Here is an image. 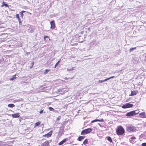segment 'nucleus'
Listing matches in <instances>:
<instances>
[{
	"mask_svg": "<svg viewBox=\"0 0 146 146\" xmlns=\"http://www.w3.org/2000/svg\"><path fill=\"white\" fill-rule=\"evenodd\" d=\"M125 132L123 128L121 126H119L116 130V132L118 135H122Z\"/></svg>",
	"mask_w": 146,
	"mask_h": 146,
	"instance_id": "obj_1",
	"label": "nucleus"
},
{
	"mask_svg": "<svg viewBox=\"0 0 146 146\" xmlns=\"http://www.w3.org/2000/svg\"><path fill=\"white\" fill-rule=\"evenodd\" d=\"M92 130V129L91 128L85 129L84 130H83L81 131V135H83L87 134L91 132Z\"/></svg>",
	"mask_w": 146,
	"mask_h": 146,
	"instance_id": "obj_2",
	"label": "nucleus"
},
{
	"mask_svg": "<svg viewBox=\"0 0 146 146\" xmlns=\"http://www.w3.org/2000/svg\"><path fill=\"white\" fill-rule=\"evenodd\" d=\"M126 130L128 132H134L136 130V128L132 126H128L126 127Z\"/></svg>",
	"mask_w": 146,
	"mask_h": 146,
	"instance_id": "obj_3",
	"label": "nucleus"
},
{
	"mask_svg": "<svg viewBox=\"0 0 146 146\" xmlns=\"http://www.w3.org/2000/svg\"><path fill=\"white\" fill-rule=\"evenodd\" d=\"M133 105L132 104L129 103H127L123 105L122 108H131L133 106Z\"/></svg>",
	"mask_w": 146,
	"mask_h": 146,
	"instance_id": "obj_4",
	"label": "nucleus"
},
{
	"mask_svg": "<svg viewBox=\"0 0 146 146\" xmlns=\"http://www.w3.org/2000/svg\"><path fill=\"white\" fill-rule=\"evenodd\" d=\"M135 115L133 111H131L127 112L126 114V116L128 117L132 116Z\"/></svg>",
	"mask_w": 146,
	"mask_h": 146,
	"instance_id": "obj_5",
	"label": "nucleus"
},
{
	"mask_svg": "<svg viewBox=\"0 0 146 146\" xmlns=\"http://www.w3.org/2000/svg\"><path fill=\"white\" fill-rule=\"evenodd\" d=\"M51 25L50 28L52 29H54L55 27V23L54 21H52L50 22Z\"/></svg>",
	"mask_w": 146,
	"mask_h": 146,
	"instance_id": "obj_6",
	"label": "nucleus"
},
{
	"mask_svg": "<svg viewBox=\"0 0 146 146\" xmlns=\"http://www.w3.org/2000/svg\"><path fill=\"white\" fill-rule=\"evenodd\" d=\"M137 90H133L131 91V94L129 95V96H133L135 95L138 93Z\"/></svg>",
	"mask_w": 146,
	"mask_h": 146,
	"instance_id": "obj_7",
	"label": "nucleus"
},
{
	"mask_svg": "<svg viewBox=\"0 0 146 146\" xmlns=\"http://www.w3.org/2000/svg\"><path fill=\"white\" fill-rule=\"evenodd\" d=\"M12 117L13 118H17L19 117V113H17L14 114H12Z\"/></svg>",
	"mask_w": 146,
	"mask_h": 146,
	"instance_id": "obj_8",
	"label": "nucleus"
},
{
	"mask_svg": "<svg viewBox=\"0 0 146 146\" xmlns=\"http://www.w3.org/2000/svg\"><path fill=\"white\" fill-rule=\"evenodd\" d=\"M52 131H50L48 133L46 134L43 135V136L45 137H50L52 134Z\"/></svg>",
	"mask_w": 146,
	"mask_h": 146,
	"instance_id": "obj_9",
	"label": "nucleus"
},
{
	"mask_svg": "<svg viewBox=\"0 0 146 146\" xmlns=\"http://www.w3.org/2000/svg\"><path fill=\"white\" fill-rule=\"evenodd\" d=\"M67 138H65L63 139L62 141H61L59 143V145H61L64 143L66 141H67Z\"/></svg>",
	"mask_w": 146,
	"mask_h": 146,
	"instance_id": "obj_10",
	"label": "nucleus"
},
{
	"mask_svg": "<svg viewBox=\"0 0 146 146\" xmlns=\"http://www.w3.org/2000/svg\"><path fill=\"white\" fill-rule=\"evenodd\" d=\"M136 139V138L134 137H131L129 139L130 142L131 143H135L134 140Z\"/></svg>",
	"mask_w": 146,
	"mask_h": 146,
	"instance_id": "obj_11",
	"label": "nucleus"
},
{
	"mask_svg": "<svg viewBox=\"0 0 146 146\" xmlns=\"http://www.w3.org/2000/svg\"><path fill=\"white\" fill-rule=\"evenodd\" d=\"M139 115L141 116V117L143 118H146V116L145 115V112H143L140 113L139 114Z\"/></svg>",
	"mask_w": 146,
	"mask_h": 146,
	"instance_id": "obj_12",
	"label": "nucleus"
},
{
	"mask_svg": "<svg viewBox=\"0 0 146 146\" xmlns=\"http://www.w3.org/2000/svg\"><path fill=\"white\" fill-rule=\"evenodd\" d=\"M100 121V122H103L104 120L103 119H96L95 120H93L91 122L92 123H93L94 122H96V121Z\"/></svg>",
	"mask_w": 146,
	"mask_h": 146,
	"instance_id": "obj_13",
	"label": "nucleus"
},
{
	"mask_svg": "<svg viewBox=\"0 0 146 146\" xmlns=\"http://www.w3.org/2000/svg\"><path fill=\"white\" fill-rule=\"evenodd\" d=\"M85 138V137L84 136H79L78 138L77 139V140L78 141H82V140L84 139Z\"/></svg>",
	"mask_w": 146,
	"mask_h": 146,
	"instance_id": "obj_14",
	"label": "nucleus"
},
{
	"mask_svg": "<svg viewBox=\"0 0 146 146\" xmlns=\"http://www.w3.org/2000/svg\"><path fill=\"white\" fill-rule=\"evenodd\" d=\"M49 145V141H45L43 143V145L44 146H48Z\"/></svg>",
	"mask_w": 146,
	"mask_h": 146,
	"instance_id": "obj_15",
	"label": "nucleus"
},
{
	"mask_svg": "<svg viewBox=\"0 0 146 146\" xmlns=\"http://www.w3.org/2000/svg\"><path fill=\"white\" fill-rule=\"evenodd\" d=\"M16 75V74H15L12 76V77L11 78H10V80L11 81H12L14 80V79H16L17 78L15 76Z\"/></svg>",
	"mask_w": 146,
	"mask_h": 146,
	"instance_id": "obj_16",
	"label": "nucleus"
},
{
	"mask_svg": "<svg viewBox=\"0 0 146 146\" xmlns=\"http://www.w3.org/2000/svg\"><path fill=\"white\" fill-rule=\"evenodd\" d=\"M4 6H5L6 7H9V5H8L6 3H5V2H3V4L1 5V7H3Z\"/></svg>",
	"mask_w": 146,
	"mask_h": 146,
	"instance_id": "obj_17",
	"label": "nucleus"
},
{
	"mask_svg": "<svg viewBox=\"0 0 146 146\" xmlns=\"http://www.w3.org/2000/svg\"><path fill=\"white\" fill-rule=\"evenodd\" d=\"M136 47L134 48H131L129 49V52H132L134 50H135L136 49Z\"/></svg>",
	"mask_w": 146,
	"mask_h": 146,
	"instance_id": "obj_18",
	"label": "nucleus"
},
{
	"mask_svg": "<svg viewBox=\"0 0 146 146\" xmlns=\"http://www.w3.org/2000/svg\"><path fill=\"white\" fill-rule=\"evenodd\" d=\"M107 139L110 142H112V140L110 136L108 137H107Z\"/></svg>",
	"mask_w": 146,
	"mask_h": 146,
	"instance_id": "obj_19",
	"label": "nucleus"
},
{
	"mask_svg": "<svg viewBox=\"0 0 146 146\" xmlns=\"http://www.w3.org/2000/svg\"><path fill=\"white\" fill-rule=\"evenodd\" d=\"M108 80V79L107 78L105 79V80H100L98 81L99 83H102L104 82L105 81H106Z\"/></svg>",
	"mask_w": 146,
	"mask_h": 146,
	"instance_id": "obj_20",
	"label": "nucleus"
},
{
	"mask_svg": "<svg viewBox=\"0 0 146 146\" xmlns=\"http://www.w3.org/2000/svg\"><path fill=\"white\" fill-rule=\"evenodd\" d=\"M28 31L29 33H32L33 32V30L32 28H30L28 29Z\"/></svg>",
	"mask_w": 146,
	"mask_h": 146,
	"instance_id": "obj_21",
	"label": "nucleus"
},
{
	"mask_svg": "<svg viewBox=\"0 0 146 146\" xmlns=\"http://www.w3.org/2000/svg\"><path fill=\"white\" fill-rule=\"evenodd\" d=\"M8 106L10 108H13V107H15V106L14 104H9L8 105Z\"/></svg>",
	"mask_w": 146,
	"mask_h": 146,
	"instance_id": "obj_22",
	"label": "nucleus"
},
{
	"mask_svg": "<svg viewBox=\"0 0 146 146\" xmlns=\"http://www.w3.org/2000/svg\"><path fill=\"white\" fill-rule=\"evenodd\" d=\"M134 112V113L135 115H136L139 112V111L138 110H136L135 111H133Z\"/></svg>",
	"mask_w": 146,
	"mask_h": 146,
	"instance_id": "obj_23",
	"label": "nucleus"
},
{
	"mask_svg": "<svg viewBox=\"0 0 146 146\" xmlns=\"http://www.w3.org/2000/svg\"><path fill=\"white\" fill-rule=\"evenodd\" d=\"M40 122L39 121L36 122L35 124V127L37 126L40 125Z\"/></svg>",
	"mask_w": 146,
	"mask_h": 146,
	"instance_id": "obj_24",
	"label": "nucleus"
},
{
	"mask_svg": "<svg viewBox=\"0 0 146 146\" xmlns=\"http://www.w3.org/2000/svg\"><path fill=\"white\" fill-rule=\"evenodd\" d=\"M88 140L87 139H86L83 142V143L84 145L88 143Z\"/></svg>",
	"mask_w": 146,
	"mask_h": 146,
	"instance_id": "obj_25",
	"label": "nucleus"
},
{
	"mask_svg": "<svg viewBox=\"0 0 146 146\" xmlns=\"http://www.w3.org/2000/svg\"><path fill=\"white\" fill-rule=\"evenodd\" d=\"M60 60H59L56 64H55V67H54V68H56V67L58 65V64L59 63V62H60Z\"/></svg>",
	"mask_w": 146,
	"mask_h": 146,
	"instance_id": "obj_26",
	"label": "nucleus"
},
{
	"mask_svg": "<svg viewBox=\"0 0 146 146\" xmlns=\"http://www.w3.org/2000/svg\"><path fill=\"white\" fill-rule=\"evenodd\" d=\"M49 109L50 110V111H53L54 110V109L53 108H52L50 107L49 108Z\"/></svg>",
	"mask_w": 146,
	"mask_h": 146,
	"instance_id": "obj_27",
	"label": "nucleus"
},
{
	"mask_svg": "<svg viewBox=\"0 0 146 146\" xmlns=\"http://www.w3.org/2000/svg\"><path fill=\"white\" fill-rule=\"evenodd\" d=\"M20 15L21 17L22 18L23 17V14L22 13V12H20Z\"/></svg>",
	"mask_w": 146,
	"mask_h": 146,
	"instance_id": "obj_28",
	"label": "nucleus"
},
{
	"mask_svg": "<svg viewBox=\"0 0 146 146\" xmlns=\"http://www.w3.org/2000/svg\"><path fill=\"white\" fill-rule=\"evenodd\" d=\"M74 68V67H72V68H71L68 69L67 70L68 71H71L72 70H73Z\"/></svg>",
	"mask_w": 146,
	"mask_h": 146,
	"instance_id": "obj_29",
	"label": "nucleus"
},
{
	"mask_svg": "<svg viewBox=\"0 0 146 146\" xmlns=\"http://www.w3.org/2000/svg\"><path fill=\"white\" fill-rule=\"evenodd\" d=\"M48 73L47 71V69L45 70V71L44 72V75H45L46 74Z\"/></svg>",
	"mask_w": 146,
	"mask_h": 146,
	"instance_id": "obj_30",
	"label": "nucleus"
},
{
	"mask_svg": "<svg viewBox=\"0 0 146 146\" xmlns=\"http://www.w3.org/2000/svg\"><path fill=\"white\" fill-rule=\"evenodd\" d=\"M142 146H146V143H143L141 144Z\"/></svg>",
	"mask_w": 146,
	"mask_h": 146,
	"instance_id": "obj_31",
	"label": "nucleus"
},
{
	"mask_svg": "<svg viewBox=\"0 0 146 146\" xmlns=\"http://www.w3.org/2000/svg\"><path fill=\"white\" fill-rule=\"evenodd\" d=\"M18 21L19 22V24H21V19L20 18H18Z\"/></svg>",
	"mask_w": 146,
	"mask_h": 146,
	"instance_id": "obj_32",
	"label": "nucleus"
},
{
	"mask_svg": "<svg viewBox=\"0 0 146 146\" xmlns=\"http://www.w3.org/2000/svg\"><path fill=\"white\" fill-rule=\"evenodd\" d=\"M114 78V76H111V77H109V78H107V79H108V80L111 78Z\"/></svg>",
	"mask_w": 146,
	"mask_h": 146,
	"instance_id": "obj_33",
	"label": "nucleus"
},
{
	"mask_svg": "<svg viewBox=\"0 0 146 146\" xmlns=\"http://www.w3.org/2000/svg\"><path fill=\"white\" fill-rule=\"evenodd\" d=\"M34 62L33 61L32 62V64H31L32 67H30L31 68H32L33 67V65H34Z\"/></svg>",
	"mask_w": 146,
	"mask_h": 146,
	"instance_id": "obj_34",
	"label": "nucleus"
},
{
	"mask_svg": "<svg viewBox=\"0 0 146 146\" xmlns=\"http://www.w3.org/2000/svg\"><path fill=\"white\" fill-rule=\"evenodd\" d=\"M16 17L17 18H19V14H17L16 15Z\"/></svg>",
	"mask_w": 146,
	"mask_h": 146,
	"instance_id": "obj_35",
	"label": "nucleus"
},
{
	"mask_svg": "<svg viewBox=\"0 0 146 146\" xmlns=\"http://www.w3.org/2000/svg\"><path fill=\"white\" fill-rule=\"evenodd\" d=\"M60 119V116H59L57 119L56 120L59 121Z\"/></svg>",
	"mask_w": 146,
	"mask_h": 146,
	"instance_id": "obj_36",
	"label": "nucleus"
},
{
	"mask_svg": "<svg viewBox=\"0 0 146 146\" xmlns=\"http://www.w3.org/2000/svg\"><path fill=\"white\" fill-rule=\"evenodd\" d=\"M79 42H83L84 40H80V38L79 37Z\"/></svg>",
	"mask_w": 146,
	"mask_h": 146,
	"instance_id": "obj_37",
	"label": "nucleus"
},
{
	"mask_svg": "<svg viewBox=\"0 0 146 146\" xmlns=\"http://www.w3.org/2000/svg\"><path fill=\"white\" fill-rule=\"evenodd\" d=\"M43 111V110H41L39 112V113H42Z\"/></svg>",
	"mask_w": 146,
	"mask_h": 146,
	"instance_id": "obj_38",
	"label": "nucleus"
},
{
	"mask_svg": "<svg viewBox=\"0 0 146 146\" xmlns=\"http://www.w3.org/2000/svg\"><path fill=\"white\" fill-rule=\"evenodd\" d=\"M49 38V37H48V36H44V38Z\"/></svg>",
	"mask_w": 146,
	"mask_h": 146,
	"instance_id": "obj_39",
	"label": "nucleus"
},
{
	"mask_svg": "<svg viewBox=\"0 0 146 146\" xmlns=\"http://www.w3.org/2000/svg\"><path fill=\"white\" fill-rule=\"evenodd\" d=\"M98 125H99V126L101 127H102V126L101 125L100 123H98Z\"/></svg>",
	"mask_w": 146,
	"mask_h": 146,
	"instance_id": "obj_40",
	"label": "nucleus"
},
{
	"mask_svg": "<svg viewBox=\"0 0 146 146\" xmlns=\"http://www.w3.org/2000/svg\"><path fill=\"white\" fill-rule=\"evenodd\" d=\"M50 70L47 69V72H49L50 71Z\"/></svg>",
	"mask_w": 146,
	"mask_h": 146,
	"instance_id": "obj_41",
	"label": "nucleus"
},
{
	"mask_svg": "<svg viewBox=\"0 0 146 146\" xmlns=\"http://www.w3.org/2000/svg\"><path fill=\"white\" fill-rule=\"evenodd\" d=\"M25 12V11H22L21 12H22V13H23Z\"/></svg>",
	"mask_w": 146,
	"mask_h": 146,
	"instance_id": "obj_42",
	"label": "nucleus"
},
{
	"mask_svg": "<svg viewBox=\"0 0 146 146\" xmlns=\"http://www.w3.org/2000/svg\"><path fill=\"white\" fill-rule=\"evenodd\" d=\"M68 79V78H65V79L66 80H67Z\"/></svg>",
	"mask_w": 146,
	"mask_h": 146,
	"instance_id": "obj_43",
	"label": "nucleus"
},
{
	"mask_svg": "<svg viewBox=\"0 0 146 146\" xmlns=\"http://www.w3.org/2000/svg\"><path fill=\"white\" fill-rule=\"evenodd\" d=\"M15 101H19L20 100H15Z\"/></svg>",
	"mask_w": 146,
	"mask_h": 146,
	"instance_id": "obj_44",
	"label": "nucleus"
},
{
	"mask_svg": "<svg viewBox=\"0 0 146 146\" xmlns=\"http://www.w3.org/2000/svg\"><path fill=\"white\" fill-rule=\"evenodd\" d=\"M90 28H89L88 29V30H90Z\"/></svg>",
	"mask_w": 146,
	"mask_h": 146,
	"instance_id": "obj_45",
	"label": "nucleus"
},
{
	"mask_svg": "<svg viewBox=\"0 0 146 146\" xmlns=\"http://www.w3.org/2000/svg\"><path fill=\"white\" fill-rule=\"evenodd\" d=\"M1 82H0V84H1Z\"/></svg>",
	"mask_w": 146,
	"mask_h": 146,
	"instance_id": "obj_46",
	"label": "nucleus"
},
{
	"mask_svg": "<svg viewBox=\"0 0 146 146\" xmlns=\"http://www.w3.org/2000/svg\"><path fill=\"white\" fill-rule=\"evenodd\" d=\"M81 33H82V32H81Z\"/></svg>",
	"mask_w": 146,
	"mask_h": 146,
	"instance_id": "obj_47",
	"label": "nucleus"
},
{
	"mask_svg": "<svg viewBox=\"0 0 146 146\" xmlns=\"http://www.w3.org/2000/svg\"><path fill=\"white\" fill-rule=\"evenodd\" d=\"M81 33H82V32H81Z\"/></svg>",
	"mask_w": 146,
	"mask_h": 146,
	"instance_id": "obj_48",
	"label": "nucleus"
},
{
	"mask_svg": "<svg viewBox=\"0 0 146 146\" xmlns=\"http://www.w3.org/2000/svg\"><path fill=\"white\" fill-rule=\"evenodd\" d=\"M80 37H81V36H79Z\"/></svg>",
	"mask_w": 146,
	"mask_h": 146,
	"instance_id": "obj_49",
	"label": "nucleus"
},
{
	"mask_svg": "<svg viewBox=\"0 0 146 146\" xmlns=\"http://www.w3.org/2000/svg\"><path fill=\"white\" fill-rule=\"evenodd\" d=\"M145 58H146V55H145Z\"/></svg>",
	"mask_w": 146,
	"mask_h": 146,
	"instance_id": "obj_50",
	"label": "nucleus"
}]
</instances>
